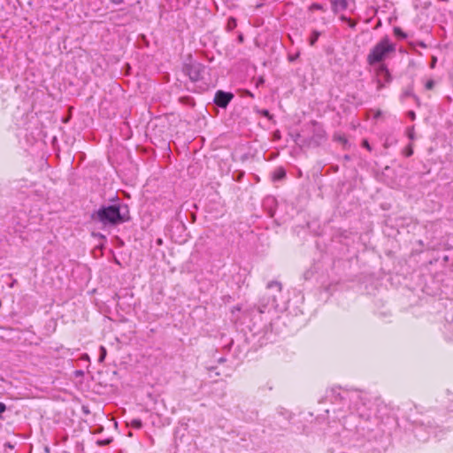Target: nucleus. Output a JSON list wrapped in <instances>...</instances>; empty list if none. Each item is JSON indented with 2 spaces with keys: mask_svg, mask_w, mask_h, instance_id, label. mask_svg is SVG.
Returning a JSON list of instances; mask_svg holds the SVG:
<instances>
[{
  "mask_svg": "<svg viewBox=\"0 0 453 453\" xmlns=\"http://www.w3.org/2000/svg\"><path fill=\"white\" fill-rule=\"evenodd\" d=\"M326 401L331 403V408L325 410L328 417L332 413V418L342 421L346 430L355 431L359 437L369 438L379 424L380 400L365 392L332 388L326 392Z\"/></svg>",
  "mask_w": 453,
  "mask_h": 453,
  "instance_id": "1",
  "label": "nucleus"
},
{
  "mask_svg": "<svg viewBox=\"0 0 453 453\" xmlns=\"http://www.w3.org/2000/svg\"><path fill=\"white\" fill-rule=\"evenodd\" d=\"M112 203L102 205L95 214V219L105 226H116L130 219L129 208L118 196Z\"/></svg>",
  "mask_w": 453,
  "mask_h": 453,
  "instance_id": "2",
  "label": "nucleus"
},
{
  "mask_svg": "<svg viewBox=\"0 0 453 453\" xmlns=\"http://www.w3.org/2000/svg\"><path fill=\"white\" fill-rule=\"evenodd\" d=\"M285 304L282 301L281 284L279 281H271L266 286L264 296L257 304V311L260 314L270 313L272 311H283Z\"/></svg>",
  "mask_w": 453,
  "mask_h": 453,
  "instance_id": "3",
  "label": "nucleus"
},
{
  "mask_svg": "<svg viewBox=\"0 0 453 453\" xmlns=\"http://www.w3.org/2000/svg\"><path fill=\"white\" fill-rule=\"evenodd\" d=\"M395 51V44L391 42L388 36L381 38L370 50L367 55V63L373 66L381 65L383 61Z\"/></svg>",
  "mask_w": 453,
  "mask_h": 453,
  "instance_id": "4",
  "label": "nucleus"
},
{
  "mask_svg": "<svg viewBox=\"0 0 453 453\" xmlns=\"http://www.w3.org/2000/svg\"><path fill=\"white\" fill-rule=\"evenodd\" d=\"M205 65L193 60L192 56L188 55L182 66L185 75L188 76L191 81H199L203 80L205 72Z\"/></svg>",
  "mask_w": 453,
  "mask_h": 453,
  "instance_id": "5",
  "label": "nucleus"
},
{
  "mask_svg": "<svg viewBox=\"0 0 453 453\" xmlns=\"http://www.w3.org/2000/svg\"><path fill=\"white\" fill-rule=\"evenodd\" d=\"M233 98L234 95L231 92L218 90L214 96V103L220 108H226Z\"/></svg>",
  "mask_w": 453,
  "mask_h": 453,
  "instance_id": "6",
  "label": "nucleus"
},
{
  "mask_svg": "<svg viewBox=\"0 0 453 453\" xmlns=\"http://www.w3.org/2000/svg\"><path fill=\"white\" fill-rule=\"evenodd\" d=\"M433 430H434V428L426 426L422 424V425L417 426L414 428L413 433H414L415 437L418 441H426L429 439L430 434L432 433Z\"/></svg>",
  "mask_w": 453,
  "mask_h": 453,
  "instance_id": "7",
  "label": "nucleus"
},
{
  "mask_svg": "<svg viewBox=\"0 0 453 453\" xmlns=\"http://www.w3.org/2000/svg\"><path fill=\"white\" fill-rule=\"evenodd\" d=\"M377 75L385 83H390L392 81L391 73L385 64H381L378 66Z\"/></svg>",
  "mask_w": 453,
  "mask_h": 453,
  "instance_id": "8",
  "label": "nucleus"
},
{
  "mask_svg": "<svg viewBox=\"0 0 453 453\" xmlns=\"http://www.w3.org/2000/svg\"><path fill=\"white\" fill-rule=\"evenodd\" d=\"M332 10L334 13L348 8V0H331Z\"/></svg>",
  "mask_w": 453,
  "mask_h": 453,
  "instance_id": "9",
  "label": "nucleus"
},
{
  "mask_svg": "<svg viewBox=\"0 0 453 453\" xmlns=\"http://www.w3.org/2000/svg\"><path fill=\"white\" fill-rule=\"evenodd\" d=\"M286 177V171L282 167L277 168L273 174V180L274 181H280Z\"/></svg>",
  "mask_w": 453,
  "mask_h": 453,
  "instance_id": "10",
  "label": "nucleus"
},
{
  "mask_svg": "<svg viewBox=\"0 0 453 453\" xmlns=\"http://www.w3.org/2000/svg\"><path fill=\"white\" fill-rule=\"evenodd\" d=\"M320 35H321L320 32H319L317 30H313L311 32V36L309 38V43H310L311 46L315 45V43L319 40Z\"/></svg>",
  "mask_w": 453,
  "mask_h": 453,
  "instance_id": "11",
  "label": "nucleus"
},
{
  "mask_svg": "<svg viewBox=\"0 0 453 453\" xmlns=\"http://www.w3.org/2000/svg\"><path fill=\"white\" fill-rule=\"evenodd\" d=\"M237 27V20L234 17H230L227 19L226 22V30L227 31H233Z\"/></svg>",
  "mask_w": 453,
  "mask_h": 453,
  "instance_id": "12",
  "label": "nucleus"
},
{
  "mask_svg": "<svg viewBox=\"0 0 453 453\" xmlns=\"http://www.w3.org/2000/svg\"><path fill=\"white\" fill-rule=\"evenodd\" d=\"M394 35L401 40H404L407 38V34L403 32L400 27H394Z\"/></svg>",
  "mask_w": 453,
  "mask_h": 453,
  "instance_id": "13",
  "label": "nucleus"
},
{
  "mask_svg": "<svg viewBox=\"0 0 453 453\" xmlns=\"http://www.w3.org/2000/svg\"><path fill=\"white\" fill-rule=\"evenodd\" d=\"M340 19L343 22H346L348 26L351 28H354L357 26V22L351 19L350 18L346 17L345 15H342Z\"/></svg>",
  "mask_w": 453,
  "mask_h": 453,
  "instance_id": "14",
  "label": "nucleus"
},
{
  "mask_svg": "<svg viewBox=\"0 0 453 453\" xmlns=\"http://www.w3.org/2000/svg\"><path fill=\"white\" fill-rule=\"evenodd\" d=\"M106 355H107V350H106L105 347L100 346L98 362L103 363L106 357Z\"/></svg>",
  "mask_w": 453,
  "mask_h": 453,
  "instance_id": "15",
  "label": "nucleus"
},
{
  "mask_svg": "<svg viewBox=\"0 0 453 453\" xmlns=\"http://www.w3.org/2000/svg\"><path fill=\"white\" fill-rule=\"evenodd\" d=\"M406 135L411 141L415 140L416 134H415L414 126L407 127Z\"/></svg>",
  "mask_w": 453,
  "mask_h": 453,
  "instance_id": "16",
  "label": "nucleus"
},
{
  "mask_svg": "<svg viewBox=\"0 0 453 453\" xmlns=\"http://www.w3.org/2000/svg\"><path fill=\"white\" fill-rule=\"evenodd\" d=\"M130 426L134 429H141L142 427V421L139 418L132 419Z\"/></svg>",
  "mask_w": 453,
  "mask_h": 453,
  "instance_id": "17",
  "label": "nucleus"
},
{
  "mask_svg": "<svg viewBox=\"0 0 453 453\" xmlns=\"http://www.w3.org/2000/svg\"><path fill=\"white\" fill-rule=\"evenodd\" d=\"M403 155L407 157H411L413 155V149H412V145L411 143H410L409 145H407L404 150H403Z\"/></svg>",
  "mask_w": 453,
  "mask_h": 453,
  "instance_id": "18",
  "label": "nucleus"
},
{
  "mask_svg": "<svg viewBox=\"0 0 453 453\" xmlns=\"http://www.w3.org/2000/svg\"><path fill=\"white\" fill-rule=\"evenodd\" d=\"M309 9L310 11H324L323 5L318 3H313Z\"/></svg>",
  "mask_w": 453,
  "mask_h": 453,
  "instance_id": "19",
  "label": "nucleus"
},
{
  "mask_svg": "<svg viewBox=\"0 0 453 453\" xmlns=\"http://www.w3.org/2000/svg\"><path fill=\"white\" fill-rule=\"evenodd\" d=\"M408 96H412L416 101L418 100V98L412 93L411 88H408L403 93V97H408Z\"/></svg>",
  "mask_w": 453,
  "mask_h": 453,
  "instance_id": "20",
  "label": "nucleus"
},
{
  "mask_svg": "<svg viewBox=\"0 0 453 453\" xmlns=\"http://www.w3.org/2000/svg\"><path fill=\"white\" fill-rule=\"evenodd\" d=\"M435 86V81L432 79L428 80L426 84H425V88L427 89V90H431L434 88Z\"/></svg>",
  "mask_w": 453,
  "mask_h": 453,
  "instance_id": "21",
  "label": "nucleus"
},
{
  "mask_svg": "<svg viewBox=\"0 0 453 453\" xmlns=\"http://www.w3.org/2000/svg\"><path fill=\"white\" fill-rule=\"evenodd\" d=\"M386 84L387 83L382 81L380 78H378V80H377V89L378 90H381L386 86Z\"/></svg>",
  "mask_w": 453,
  "mask_h": 453,
  "instance_id": "22",
  "label": "nucleus"
},
{
  "mask_svg": "<svg viewBox=\"0 0 453 453\" xmlns=\"http://www.w3.org/2000/svg\"><path fill=\"white\" fill-rule=\"evenodd\" d=\"M111 441V439H105V440H98L96 441V443L99 446H105V445H108Z\"/></svg>",
  "mask_w": 453,
  "mask_h": 453,
  "instance_id": "23",
  "label": "nucleus"
},
{
  "mask_svg": "<svg viewBox=\"0 0 453 453\" xmlns=\"http://www.w3.org/2000/svg\"><path fill=\"white\" fill-rule=\"evenodd\" d=\"M362 146H363L364 148H365L367 150L372 151V147H371V145H370V143H369L368 140L364 139V140L362 141Z\"/></svg>",
  "mask_w": 453,
  "mask_h": 453,
  "instance_id": "24",
  "label": "nucleus"
},
{
  "mask_svg": "<svg viewBox=\"0 0 453 453\" xmlns=\"http://www.w3.org/2000/svg\"><path fill=\"white\" fill-rule=\"evenodd\" d=\"M6 411L5 403L0 402V418H3V413Z\"/></svg>",
  "mask_w": 453,
  "mask_h": 453,
  "instance_id": "25",
  "label": "nucleus"
},
{
  "mask_svg": "<svg viewBox=\"0 0 453 453\" xmlns=\"http://www.w3.org/2000/svg\"><path fill=\"white\" fill-rule=\"evenodd\" d=\"M259 112H260V114H261L262 116H264V117H265V118H268V119H270V118H271V114H270L269 111H268V110H266V109H263V110H261Z\"/></svg>",
  "mask_w": 453,
  "mask_h": 453,
  "instance_id": "26",
  "label": "nucleus"
},
{
  "mask_svg": "<svg viewBox=\"0 0 453 453\" xmlns=\"http://www.w3.org/2000/svg\"><path fill=\"white\" fill-rule=\"evenodd\" d=\"M407 116L410 119L414 120L416 119V113L413 111H409Z\"/></svg>",
  "mask_w": 453,
  "mask_h": 453,
  "instance_id": "27",
  "label": "nucleus"
},
{
  "mask_svg": "<svg viewBox=\"0 0 453 453\" xmlns=\"http://www.w3.org/2000/svg\"><path fill=\"white\" fill-rule=\"evenodd\" d=\"M298 58H299V53H296V54H295V55H289V56H288V60H289L290 62H294V61H296Z\"/></svg>",
  "mask_w": 453,
  "mask_h": 453,
  "instance_id": "28",
  "label": "nucleus"
},
{
  "mask_svg": "<svg viewBox=\"0 0 453 453\" xmlns=\"http://www.w3.org/2000/svg\"><path fill=\"white\" fill-rule=\"evenodd\" d=\"M381 116H382V111L380 110H377V111H374L373 118L375 119H380Z\"/></svg>",
  "mask_w": 453,
  "mask_h": 453,
  "instance_id": "29",
  "label": "nucleus"
},
{
  "mask_svg": "<svg viewBox=\"0 0 453 453\" xmlns=\"http://www.w3.org/2000/svg\"><path fill=\"white\" fill-rule=\"evenodd\" d=\"M395 142L390 141L388 138L386 139L384 142V148L388 149L389 146H391Z\"/></svg>",
  "mask_w": 453,
  "mask_h": 453,
  "instance_id": "30",
  "label": "nucleus"
},
{
  "mask_svg": "<svg viewBox=\"0 0 453 453\" xmlns=\"http://www.w3.org/2000/svg\"><path fill=\"white\" fill-rule=\"evenodd\" d=\"M436 62H437V58L435 57H433L430 67L434 68Z\"/></svg>",
  "mask_w": 453,
  "mask_h": 453,
  "instance_id": "31",
  "label": "nucleus"
},
{
  "mask_svg": "<svg viewBox=\"0 0 453 453\" xmlns=\"http://www.w3.org/2000/svg\"><path fill=\"white\" fill-rule=\"evenodd\" d=\"M232 343L233 340L229 339L228 342L224 346V348L229 349L231 348Z\"/></svg>",
  "mask_w": 453,
  "mask_h": 453,
  "instance_id": "32",
  "label": "nucleus"
},
{
  "mask_svg": "<svg viewBox=\"0 0 453 453\" xmlns=\"http://www.w3.org/2000/svg\"><path fill=\"white\" fill-rule=\"evenodd\" d=\"M237 40L240 43L243 42L244 37L242 34H240L237 37Z\"/></svg>",
  "mask_w": 453,
  "mask_h": 453,
  "instance_id": "33",
  "label": "nucleus"
},
{
  "mask_svg": "<svg viewBox=\"0 0 453 453\" xmlns=\"http://www.w3.org/2000/svg\"><path fill=\"white\" fill-rule=\"evenodd\" d=\"M264 83V79L262 77H259L257 81V87Z\"/></svg>",
  "mask_w": 453,
  "mask_h": 453,
  "instance_id": "34",
  "label": "nucleus"
},
{
  "mask_svg": "<svg viewBox=\"0 0 453 453\" xmlns=\"http://www.w3.org/2000/svg\"><path fill=\"white\" fill-rule=\"evenodd\" d=\"M111 2L114 4H120L124 2V0H111Z\"/></svg>",
  "mask_w": 453,
  "mask_h": 453,
  "instance_id": "35",
  "label": "nucleus"
},
{
  "mask_svg": "<svg viewBox=\"0 0 453 453\" xmlns=\"http://www.w3.org/2000/svg\"><path fill=\"white\" fill-rule=\"evenodd\" d=\"M318 135H319V137L323 138L324 137V132L321 131V133H319Z\"/></svg>",
  "mask_w": 453,
  "mask_h": 453,
  "instance_id": "36",
  "label": "nucleus"
},
{
  "mask_svg": "<svg viewBox=\"0 0 453 453\" xmlns=\"http://www.w3.org/2000/svg\"><path fill=\"white\" fill-rule=\"evenodd\" d=\"M419 46H420V47H422V48H426V44H425L423 42H421L419 43Z\"/></svg>",
  "mask_w": 453,
  "mask_h": 453,
  "instance_id": "37",
  "label": "nucleus"
},
{
  "mask_svg": "<svg viewBox=\"0 0 453 453\" xmlns=\"http://www.w3.org/2000/svg\"><path fill=\"white\" fill-rule=\"evenodd\" d=\"M247 95H248L249 96H250V97H253V96H253V94H252L251 92H250V91H247Z\"/></svg>",
  "mask_w": 453,
  "mask_h": 453,
  "instance_id": "38",
  "label": "nucleus"
},
{
  "mask_svg": "<svg viewBox=\"0 0 453 453\" xmlns=\"http://www.w3.org/2000/svg\"><path fill=\"white\" fill-rule=\"evenodd\" d=\"M219 362H224V361H225V358H224V357H220V358L219 359Z\"/></svg>",
  "mask_w": 453,
  "mask_h": 453,
  "instance_id": "39",
  "label": "nucleus"
},
{
  "mask_svg": "<svg viewBox=\"0 0 453 453\" xmlns=\"http://www.w3.org/2000/svg\"><path fill=\"white\" fill-rule=\"evenodd\" d=\"M78 374H82L83 372L81 371H77L76 372Z\"/></svg>",
  "mask_w": 453,
  "mask_h": 453,
  "instance_id": "40",
  "label": "nucleus"
},
{
  "mask_svg": "<svg viewBox=\"0 0 453 453\" xmlns=\"http://www.w3.org/2000/svg\"><path fill=\"white\" fill-rule=\"evenodd\" d=\"M340 140H342L344 142H347L345 138H340Z\"/></svg>",
  "mask_w": 453,
  "mask_h": 453,
  "instance_id": "41",
  "label": "nucleus"
}]
</instances>
